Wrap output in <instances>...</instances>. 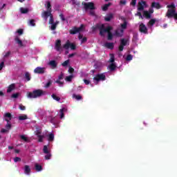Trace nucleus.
Listing matches in <instances>:
<instances>
[{"mask_svg":"<svg viewBox=\"0 0 177 177\" xmlns=\"http://www.w3.org/2000/svg\"><path fill=\"white\" fill-rule=\"evenodd\" d=\"M45 92L41 89L35 90L32 92L27 93V97L29 99H37V97H41L44 95Z\"/></svg>","mask_w":177,"mask_h":177,"instance_id":"nucleus-1","label":"nucleus"},{"mask_svg":"<svg viewBox=\"0 0 177 177\" xmlns=\"http://www.w3.org/2000/svg\"><path fill=\"white\" fill-rule=\"evenodd\" d=\"M69 48H71V50H75V49H77V46L73 43H71L70 40H67L66 43L63 46V48L68 49Z\"/></svg>","mask_w":177,"mask_h":177,"instance_id":"nucleus-2","label":"nucleus"},{"mask_svg":"<svg viewBox=\"0 0 177 177\" xmlns=\"http://www.w3.org/2000/svg\"><path fill=\"white\" fill-rule=\"evenodd\" d=\"M85 10H95V3L93 2L84 3Z\"/></svg>","mask_w":177,"mask_h":177,"instance_id":"nucleus-3","label":"nucleus"},{"mask_svg":"<svg viewBox=\"0 0 177 177\" xmlns=\"http://www.w3.org/2000/svg\"><path fill=\"white\" fill-rule=\"evenodd\" d=\"M83 28H84V25L83 24H82L81 26H80V27H79V28H77V27H73L72 29H71L70 30H69V32H70V34L71 35H75V34H78V32H80V31L82 30H83Z\"/></svg>","mask_w":177,"mask_h":177,"instance_id":"nucleus-4","label":"nucleus"},{"mask_svg":"<svg viewBox=\"0 0 177 177\" xmlns=\"http://www.w3.org/2000/svg\"><path fill=\"white\" fill-rule=\"evenodd\" d=\"M94 81H96V85L99 83V81H106V75L97 74L95 77H93Z\"/></svg>","mask_w":177,"mask_h":177,"instance_id":"nucleus-5","label":"nucleus"},{"mask_svg":"<svg viewBox=\"0 0 177 177\" xmlns=\"http://www.w3.org/2000/svg\"><path fill=\"white\" fill-rule=\"evenodd\" d=\"M139 31H140V32H142V34H149L147 27H146V25H145V24H143V23L140 24Z\"/></svg>","mask_w":177,"mask_h":177,"instance_id":"nucleus-6","label":"nucleus"},{"mask_svg":"<svg viewBox=\"0 0 177 177\" xmlns=\"http://www.w3.org/2000/svg\"><path fill=\"white\" fill-rule=\"evenodd\" d=\"M176 13V9L168 10L166 14L167 17L168 19H171V17H174V15Z\"/></svg>","mask_w":177,"mask_h":177,"instance_id":"nucleus-7","label":"nucleus"},{"mask_svg":"<svg viewBox=\"0 0 177 177\" xmlns=\"http://www.w3.org/2000/svg\"><path fill=\"white\" fill-rule=\"evenodd\" d=\"M11 120H12V113H6L4 114V121H6L7 124H10Z\"/></svg>","mask_w":177,"mask_h":177,"instance_id":"nucleus-8","label":"nucleus"},{"mask_svg":"<svg viewBox=\"0 0 177 177\" xmlns=\"http://www.w3.org/2000/svg\"><path fill=\"white\" fill-rule=\"evenodd\" d=\"M34 73L35 74H44L45 73V68L38 66L36 68H35Z\"/></svg>","mask_w":177,"mask_h":177,"instance_id":"nucleus-9","label":"nucleus"},{"mask_svg":"<svg viewBox=\"0 0 177 177\" xmlns=\"http://www.w3.org/2000/svg\"><path fill=\"white\" fill-rule=\"evenodd\" d=\"M143 5H146V1L142 0L141 2L138 3V10L139 12H142V10H145V6Z\"/></svg>","mask_w":177,"mask_h":177,"instance_id":"nucleus-10","label":"nucleus"},{"mask_svg":"<svg viewBox=\"0 0 177 177\" xmlns=\"http://www.w3.org/2000/svg\"><path fill=\"white\" fill-rule=\"evenodd\" d=\"M55 49L57 52L62 50V41L60 39H57L55 42Z\"/></svg>","mask_w":177,"mask_h":177,"instance_id":"nucleus-11","label":"nucleus"},{"mask_svg":"<svg viewBox=\"0 0 177 177\" xmlns=\"http://www.w3.org/2000/svg\"><path fill=\"white\" fill-rule=\"evenodd\" d=\"M52 15V12L51 11H44L42 13V17H44V19H48V17H50Z\"/></svg>","mask_w":177,"mask_h":177,"instance_id":"nucleus-12","label":"nucleus"},{"mask_svg":"<svg viewBox=\"0 0 177 177\" xmlns=\"http://www.w3.org/2000/svg\"><path fill=\"white\" fill-rule=\"evenodd\" d=\"M98 28L100 30V35L103 37L104 35V32H106V29L104 28V24L101 25V26H100Z\"/></svg>","mask_w":177,"mask_h":177,"instance_id":"nucleus-13","label":"nucleus"},{"mask_svg":"<svg viewBox=\"0 0 177 177\" xmlns=\"http://www.w3.org/2000/svg\"><path fill=\"white\" fill-rule=\"evenodd\" d=\"M16 88V84H11L8 89H7V93H10V92H12V91H15V89Z\"/></svg>","mask_w":177,"mask_h":177,"instance_id":"nucleus-14","label":"nucleus"},{"mask_svg":"<svg viewBox=\"0 0 177 177\" xmlns=\"http://www.w3.org/2000/svg\"><path fill=\"white\" fill-rule=\"evenodd\" d=\"M48 64L52 67V68H56V67H57V62L55 60L50 61Z\"/></svg>","mask_w":177,"mask_h":177,"instance_id":"nucleus-15","label":"nucleus"},{"mask_svg":"<svg viewBox=\"0 0 177 177\" xmlns=\"http://www.w3.org/2000/svg\"><path fill=\"white\" fill-rule=\"evenodd\" d=\"M15 41L17 42V44H18L19 46H23V41L20 39V38H19V36L15 37Z\"/></svg>","mask_w":177,"mask_h":177,"instance_id":"nucleus-16","label":"nucleus"},{"mask_svg":"<svg viewBox=\"0 0 177 177\" xmlns=\"http://www.w3.org/2000/svg\"><path fill=\"white\" fill-rule=\"evenodd\" d=\"M151 6V8H156V9H161V5L160 3L153 2Z\"/></svg>","mask_w":177,"mask_h":177,"instance_id":"nucleus-17","label":"nucleus"},{"mask_svg":"<svg viewBox=\"0 0 177 177\" xmlns=\"http://www.w3.org/2000/svg\"><path fill=\"white\" fill-rule=\"evenodd\" d=\"M109 68L110 71H114L115 68H117V65H115V63H112L109 65Z\"/></svg>","mask_w":177,"mask_h":177,"instance_id":"nucleus-18","label":"nucleus"},{"mask_svg":"<svg viewBox=\"0 0 177 177\" xmlns=\"http://www.w3.org/2000/svg\"><path fill=\"white\" fill-rule=\"evenodd\" d=\"M123 34H124V30L122 29L115 30L116 37H122Z\"/></svg>","mask_w":177,"mask_h":177,"instance_id":"nucleus-19","label":"nucleus"},{"mask_svg":"<svg viewBox=\"0 0 177 177\" xmlns=\"http://www.w3.org/2000/svg\"><path fill=\"white\" fill-rule=\"evenodd\" d=\"M105 46L108 49H114V44L113 43L106 42V43H105Z\"/></svg>","mask_w":177,"mask_h":177,"instance_id":"nucleus-20","label":"nucleus"},{"mask_svg":"<svg viewBox=\"0 0 177 177\" xmlns=\"http://www.w3.org/2000/svg\"><path fill=\"white\" fill-rule=\"evenodd\" d=\"M71 4L75 6V8L76 6H80V5H81V3H80V1H78L77 0H71Z\"/></svg>","mask_w":177,"mask_h":177,"instance_id":"nucleus-21","label":"nucleus"},{"mask_svg":"<svg viewBox=\"0 0 177 177\" xmlns=\"http://www.w3.org/2000/svg\"><path fill=\"white\" fill-rule=\"evenodd\" d=\"M143 15H144L145 17L147 18V19H151V15L147 10H145L143 12Z\"/></svg>","mask_w":177,"mask_h":177,"instance_id":"nucleus-22","label":"nucleus"},{"mask_svg":"<svg viewBox=\"0 0 177 177\" xmlns=\"http://www.w3.org/2000/svg\"><path fill=\"white\" fill-rule=\"evenodd\" d=\"M46 9L48 12H52V5L50 4V1H46Z\"/></svg>","mask_w":177,"mask_h":177,"instance_id":"nucleus-23","label":"nucleus"},{"mask_svg":"<svg viewBox=\"0 0 177 177\" xmlns=\"http://www.w3.org/2000/svg\"><path fill=\"white\" fill-rule=\"evenodd\" d=\"M48 142H53V140H55V134H53V133H50L48 135Z\"/></svg>","mask_w":177,"mask_h":177,"instance_id":"nucleus-24","label":"nucleus"},{"mask_svg":"<svg viewBox=\"0 0 177 177\" xmlns=\"http://www.w3.org/2000/svg\"><path fill=\"white\" fill-rule=\"evenodd\" d=\"M35 168L36 171H37V172L42 171V166L39 165L38 163H36L35 165Z\"/></svg>","mask_w":177,"mask_h":177,"instance_id":"nucleus-25","label":"nucleus"},{"mask_svg":"<svg viewBox=\"0 0 177 177\" xmlns=\"http://www.w3.org/2000/svg\"><path fill=\"white\" fill-rule=\"evenodd\" d=\"M110 6H111V3H108L106 4H104V6L102 7V10L104 12H106V10H107L109 8H110Z\"/></svg>","mask_w":177,"mask_h":177,"instance_id":"nucleus-26","label":"nucleus"},{"mask_svg":"<svg viewBox=\"0 0 177 177\" xmlns=\"http://www.w3.org/2000/svg\"><path fill=\"white\" fill-rule=\"evenodd\" d=\"M25 78L26 81H31V75L28 72H26Z\"/></svg>","mask_w":177,"mask_h":177,"instance_id":"nucleus-27","label":"nucleus"},{"mask_svg":"<svg viewBox=\"0 0 177 177\" xmlns=\"http://www.w3.org/2000/svg\"><path fill=\"white\" fill-rule=\"evenodd\" d=\"M18 118L19 121H24V120H28V117L27 116V115H20Z\"/></svg>","mask_w":177,"mask_h":177,"instance_id":"nucleus-28","label":"nucleus"},{"mask_svg":"<svg viewBox=\"0 0 177 177\" xmlns=\"http://www.w3.org/2000/svg\"><path fill=\"white\" fill-rule=\"evenodd\" d=\"M73 78H74V75H70L69 76H66L65 80L67 81V82H71V81H73Z\"/></svg>","mask_w":177,"mask_h":177,"instance_id":"nucleus-29","label":"nucleus"},{"mask_svg":"<svg viewBox=\"0 0 177 177\" xmlns=\"http://www.w3.org/2000/svg\"><path fill=\"white\" fill-rule=\"evenodd\" d=\"M20 12L22 15H26V13H28V8H21Z\"/></svg>","mask_w":177,"mask_h":177,"instance_id":"nucleus-30","label":"nucleus"},{"mask_svg":"<svg viewBox=\"0 0 177 177\" xmlns=\"http://www.w3.org/2000/svg\"><path fill=\"white\" fill-rule=\"evenodd\" d=\"M115 62V57L113 55V54H111V57L109 60V63H114Z\"/></svg>","mask_w":177,"mask_h":177,"instance_id":"nucleus-31","label":"nucleus"},{"mask_svg":"<svg viewBox=\"0 0 177 177\" xmlns=\"http://www.w3.org/2000/svg\"><path fill=\"white\" fill-rule=\"evenodd\" d=\"M25 174H30V172H31V169L30 168V166L28 165H25Z\"/></svg>","mask_w":177,"mask_h":177,"instance_id":"nucleus-32","label":"nucleus"},{"mask_svg":"<svg viewBox=\"0 0 177 177\" xmlns=\"http://www.w3.org/2000/svg\"><path fill=\"white\" fill-rule=\"evenodd\" d=\"M43 153H44V154H48V153H50L49 151V149H48V146L44 145V148H43Z\"/></svg>","mask_w":177,"mask_h":177,"instance_id":"nucleus-33","label":"nucleus"},{"mask_svg":"<svg viewBox=\"0 0 177 177\" xmlns=\"http://www.w3.org/2000/svg\"><path fill=\"white\" fill-rule=\"evenodd\" d=\"M113 19V14H109L107 17L104 18L105 21H110Z\"/></svg>","mask_w":177,"mask_h":177,"instance_id":"nucleus-34","label":"nucleus"},{"mask_svg":"<svg viewBox=\"0 0 177 177\" xmlns=\"http://www.w3.org/2000/svg\"><path fill=\"white\" fill-rule=\"evenodd\" d=\"M73 97H75V99H76V100H82V96H81L80 95L73 94Z\"/></svg>","mask_w":177,"mask_h":177,"instance_id":"nucleus-35","label":"nucleus"},{"mask_svg":"<svg viewBox=\"0 0 177 177\" xmlns=\"http://www.w3.org/2000/svg\"><path fill=\"white\" fill-rule=\"evenodd\" d=\"M127 39H120V45H122L123 46H127Z\"/></svg>","mask_w":177,"mask_h":177,"instance_id":"nucleus-36","label":"nucleus"},{"mask_svg":"<svg viewBox=\"0 0 177 177\" xmlns=\"http://www.w3.org/2000/svg\"><path fill=\"white\" fill-rule=\"evenodd\" d=\"M51 97H53V99L57 102H60V97H57L55 94H52Z\"/></svg>","mask_w":177,"mask_h":177,"instance_id":"nucleus-37","label":"nucleus"},{"mask_svg":"<svg viewBox=\"0 0 177 177\" xmlns=\"http://www.w3.org/2000/svg\"><path fill=\"white\" fill-rule=\"evenodd\" d=\"M64 110H66V109L62 108L59 110V113H60V118H64Z\"/></svg>","mask_w":177,"mask_h":177,"instance_id":"nucleus-38","label":"nucleus"},{"mask_svg":"<svg viewBox=\"0 0 177 177\" xmlns=\"http://www.w3.org/2000/svg\"><path fill=\"white\" fill-rule=\"evenodd\" d=\"M167 8H168V9H176V7L175 6V3H171L170 5H168Z\"/></svg>","mask_w":177,"mask_h":177,"instance_id":"nucleus-39","label":"nucleus"},{"mask_svg":"<svg viewBox=\"0 0 177 177\" xmlns=\"http://www.w3.org/2000/svg\"><path fill=\"white\" fill-rule=\"evenodd\" d=\"M29 26H32V27H35V19H30L29 21Z\"/></svg>","mask_w":177,"mask_h":177,"instance_id":"nucleus-40","label":"nucleus"},{"mask_svg":"<svg viewBox=\"0 0 177 177\" xmlns=\"http://www.w3.org/2000/svg\"><path fill=\"white\" fill-rule=\"evenodd\" d=\"M68 63H70V59H67V60L64 61L62 64V66H63V67H67V66H68Z\"/></svg>","mask_w":177,"mask_h":177,"instance_id":"nucleus-41","label":"nucleus"},{"mask_svg":"<svg viewBox=\"0 0 177 177\" xmlns=\"http://www.w3.org/2000/svg\"><path fill=\"white\" fill-rule=\"evenodd\" d=\"M111 30H113V27L111 26H107L105 28V32H107V34H109V32H111Z\"/></svg>","mask_w":177,"mask_h":177,"instance_id":"nucleus-42","label":"nucleus"},{"mask_svg":"<svg viewBox=\"0 0 177 177\" xmlns=\"http://www.w3.org/2000/svg\"><path fill=\"white\" fill-rule=\"evenodd\" d=\"M149 26H154V24H156V19H151L149 21Z\"/></svg>","mask_w":177,"mask_h":177,"instance_id":"nucleus-43","label":"nucleus"},{"mask_svg":"<svg viewBox=\"0 0 177 177\" xmlns=\"http://www.w3.org/2000/svg\"><path fill=\"white\" fill-rule=\"evenodd\" d=\"M46 154V155L44 156L45 160H50V157H52V154H50V152Z\"/></svg>","mask_w":177,"mask_h":177,"instance_id":"nucleus-44","label":"nucleus"},{"mask_svg":"<svg viewBox=\"0 0 177 177\" xmlns=\"http://www.w3.org/2000/svg\"><path fill=\"white\" fill-rule=\"evenodd\" d=\"M56 27H57V25L56 24H51L50 29L52 30V31H55V30H56Z\"/></svg>","mask_w":177,"mask_h":177,"instance_id":"nucleus-45","label":"nucleus"},{"mask_svg":"<svg viewBox=\"0 0 177 177\" xmlns=\"http://www.w3.org/2000/svg\"><path fill=\"white\" fill-rule=\"evenodd\" d=\"M48 23L49 24H53V23H55V19H53V15L50 17Z\"/></svg>","mask_w":177,"mask_h":177,"instance_id":"nucleus-46","label":"nucleus"},{"mask_svg":"<svg viewBox=\"0 0 177 177\" xmlns=\"http://www.w3.org/2000/svg\"><path fill=\"white\" fill-rule=\"evenodd\" d=\"M20 95V93H14L11 95V97L12 99H17V97H19V95Z\"/></svg>","mask_w":177,"mask_h":177,"instance_id":"nucleus-47","label":"nucleus"},{"mask_svg":"<svg viewBox=\"0 0 177 177\" xmlns=\"http://www.w3.org/2000/svg\"><path fill=\"white\" fill-rule=\"evenodd\" d=\"M127 26H128V22L125 21L124 24H121V28L123 30H125V28H127Z\"/></svg>","mask_w":177,"mask_h":177,"instance_id":"nucleus-48","label":"nucleus"},{"mask_svg":"<svg viewBox=\"0 0 177 177\" xmlns=\"http://www.w3.org/2000/svg\"><path fill=\"white\" fill-rule=\"evenodd\" d=\"M37 138L39 139L38 142H44V138H45V136L41 135V136H38Z\"/></svg>","mask_w":177,"mask_h":177,"instance_id":"nucleus-49","label":"nucleus"},{"mask_svg":"<svg viewBox=\"0 0 177 177\" xmlns=\"http://www.w3.org/2000/svg\"><path fill=\"white\" fill-rule=\"evenodd\" d=\"M132 59H133L132 55H128L126 57V60L127 62H131V60H132Z\"/></svg>","mask_w":177,"mask_h":177,"instance_id":"nucleus-50","label":"nucleus"},{"mask_svg":"<svg viewBox=\"0 0 177 177\" xmlns=\"http://www.w3.org/2000/svg\"><path fill=\"white\" fill-rule=\"evenodd\" d=\"M107 39H109V41H111V39H113V33L111 32L108 33Z\"/></svg>","mask_w":177,"mask_h":177,"instance_id":"nucleus-51","label":"nucleus"},{"mask_svg":"<svg viewBox=\"0 0 177 177\" xmlns=\"http://www.w3.org/2000/svg\"><path fill=\"white\" fill-rule=\"evenodd\" d=\"M50 85H52V82L50 80V81H48V82L46 84L44 88H49V86H50Z\"/></svg>","mask_w":177,"mask_h":177,"instance_id":"nucleus-52","label":"nucleus"},{"mask_svg":"<svg viewBox=\"0 0 177 177\" xmlns=\"http://www.w3.org/2000/svg\"><path fill=\"white\" fill-rule=\"evenodd\" d=\"M59 17L62 21H66V18H64V15H63V13L59 15Z\"/></svg>","mask_w":177,"mask_h":177,"instance_id":"nucleus-53","label":"nucleus"},{"mask_svg":"<svg viewBox=\"0 0 177 177\" xmlns=\"http://www.w3.org/2000/svg\"><path fill=\"white\" fill-rule=\"evenodd\" d=\"M20 161H21V158L15 157V158H14V162H20Z\"/></svg>","mask_w":177,"mask_h":177,"instance_id":"nucleus-54","label":"nucleus"},{"mask_svg":"<svg viewBox=\"0 0 177 177\" xmlns=\"http://www.w3.org/2000/svg\"><path fill=\"white\" fill-rule=\"evenodd\" d=\"M6 129H10V128H12V124L7 123V124L6 125Z\"/></svg>","mask_w":177,"mask_h":177,"instance_id":"nucleus-55","label":"nucleus"},{"mask_svg":"<svg viewBox=\"0 0 177 177\" xmlns=\"http://www.w3.org/2000/svg\"><path fill=\"white\" fill-rule=\"evenodd\" d=\"M21 139H22V140H24V142H27L28 140L27 137H26L25 136H21Z\"/></svg>","mask_w":177,"mask_h":177,"instance_id":"nucleus-56","label":"nucleus"},{"mask_svg":"<svg viewBox=\"0 0 177 177\" xmlns=\"http://www.w3.org/2000/svg\"><path fill=\"white\" fill-rule=\"evenodd\" d=\"M68 73H70V74H73V73H74V68L70 66L68 69Z\"/></svg>","mask_w":177,"mask_h":177,"instance_id":"nucleus-57","label":"nucleus"},{"mask_svg":"<svg viewBox=\"0 0 177 177\" xmlns=\"http://www.w3.org/2000/svg\"><path fill=\"white\" fill-rule=\"evenodd\" d=\"M17 32L19 35H23V29H19Z\"/></svg>","mask_w":177,"mask_h":177,"instance_id":"nucleus-58","label":"nucleus"},{"mask_svg":"<svg viewBox=\"0 0 177 177\" xmlns=\"http://www.w3.org/2000/svg\"><path fill=\"white\" fill-rule=\"evenodd\" d=\"M131 6H136V0H131Z\"/></svg>","mask_w":177,"mask_h":177,"instance_id":"nucleus-59","label":"nucleus"},{"mask_svg":"<svg viewBox=\"0 0 177 177\" xmlns=\"http://www.w3.org/2000/svg\"><path fill=\"white\" fill-rule=\"evenodd\" d=\"M120 5H127V0H120Z\"/></svg>","mask_w":177,"mask_h":177,"instance_id":"nucleus-60","label":"nucleus"},{"mask_svg":"<svg viewBox=\"0 0 177 177\" xmlns=\"http://www.w3.org/2000/svg\"><path fill=\"white\" fill-rule=\"evenodd\" d=\"M19 109L20 110L24 111L26 110V106H24L23 104H19Z\"/></svg>","mask_w":177,"mask_h":177,"instance_id":"nucleus-61","label":"nucleus"},{"mask_svg":"<svg viewBox=\"0 0 177 177\" xmlns=\"http://www.w3.org/2000/svg\"><path fill=\"white\" fill-rule=\"evenodd\" d=\"M124 46H122L121 44L119 46V50H120V52H122V50H124Z\"/></svg>","mask_w":177,"mask_h":177,"instance_id":"nucleus-62","label":"nucleus"},{"mask_svg":"<svg viewBox=\"0 0 177 177\" xmlns=\"http://www.w3.org/2000/svg\"><path fill=\"white\" fill-rule=\"evenodd\" d=\"M63 77H64V75L63 74V72H62L61 74L59 75L58 79L63 80Z\"/></svg>","mask_w":177,"mask_h":177,"instance_id":"nucleus-63","label":"nucleus"},{"mask_svg":"<svg viewBox=\"0 0 177 177\" xmlns=\"http://www.w3.org/2000/svg\"><path fill=\"white\" fill-rule=\"evenodd\" d=\"M89 15H91V16H95V11L93 10H90Z\"/></svg>","mask_w":177,"mask_h":177,"instance_id":"nucleus-64","label":"nucleus"}]
</instances>
